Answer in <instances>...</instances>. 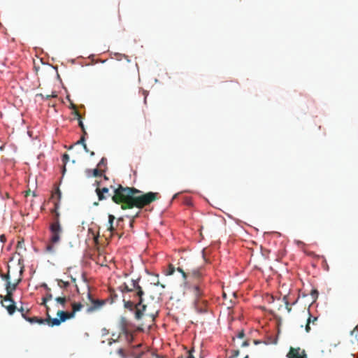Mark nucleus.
Segmentation results:
<instances>
[{"label": "nucleus", "instance_id": "obj_1", "mask_svg": "<svg viewBox=\"0 0 358 358\" xmlns=\"http://www.w3.org/2000/svg\"><path fill=\"white\" fill-rule=\"evenodd\" d=\"M159 194L157 192L143 193L135 187H123L119 185L113 189L112 200L117 204H121L122 210L134 207L141 209L159 199Z\"/></svg>", "mask_w": 358, "mask_h": 358}, {"label": "nucleus", "instance_id": "obj_2", "mask_svg": "<svg viewBox=\"0 0 358 358\" xmlns=\"http://www.w3.org/2000/svg\"><path fill=\"white\" fill-rule=\"evenodd\" d=\"M50 238L48 243L45 246V251L48 253H55L56 246L59 243L62 239L63 229L62 224H50Z\"/></svg>", "mask_w": 358, "mask_h": 358}, {"label": "nucleus", "instance_id": "obj_3", "mask_svg": "<svg viewBox=\"0 0 358 358\" xmlns=\"http://www.w3.org/2000/svg\"><path fill=\"white\" fill-rule=\"evenodd\" d=\"M1 277L6 280V295L3 297V301H1L2 306L6 308L8 313L12 315L16 310L15 301L13 299V292L10 289L11 282L10 280V271H8L7 274L1 275Z\"/></svg>", "mask_w": 358, "mask_h": 358}, {"label": "nucleus", "instance_id": "obj_4", "mask_svg": "<svg viewBox=\"0 0 358 358\" xmlns=\"http://www.w3.org/2000/svg\"><path fill=\"white\" fill-rule=\"evenodd\" d=\"M138 302L135 303L131 301H125L124 300V306L126 309L129 310L130 311H134L135 314V318L138 320H141L143 315L144 312L146 309V305L143 304V298L138 297Z\"/></svg>", "mask_w": 358, "mask_h": 358}, {"label": "nucleus", "instance_id": "obj_5", "mask_svg": "<svg viewBox=\"0 0 358 358\" xmlns=\"http://www.w3.org/2000/svg\"><path fill=\"white\" fill-rule=\"evenodd\" d=\"M119 289L122 292H135V296L137 297H142L144 294V292L138 285V282L134 280H131L129 284L124 282L119 287Z\"/></svg>", "mask_w": 358, "mask_h": 358}, {"label": "nucleus", "instance_id": "obj_6", "mask_svg": "<svg viewBox=\"0 0 358 358\" xmlns=\"http://www.w3.org/2000/svg\"><path fill=\"white\" fill-rule=\"evenodd\" d=\"M56 281L57 282L58 287L61 288L62 289V292H65L66 294H67V292L70 289L71 284H73V286L76 289L77 292H79L78 285L76 282V280L72 276L69 277V280H64L62 279H56Z\"/></svg>", "mask_w": 358, "mask_h": 358}, {"label": "nucleus", "instance_id": "obj_7", "mask_svg": "<svg viewBox=\"0 0 358 358\" xmlns=\"http://www.w3.org/2000/svg\"><path fill=\"white\" fill-rule=\"evenodd\" d=\"M87 296L92 304L87 308V313H91L99 309L105 303L103 300L94 299L90 292L88 293Z\"/></svg>", "mask_w": 358, "mask_h": 358}, {"label": "nucleus", "instance_id": "obj_8", "mask_svg": "<svg viewBox=\"0 0 358 358\" xmlns=\"http://www.w3.org/2000/svg\"><path fill=\"white\" fill-rule=\"evenodd\" d=\"M203 274L201 268L188 270V280L195 283H201Z\"/></svg>", "mask_w": 358, "mask_h": 358}, {"label": "nucleus", "instance_id": "obj_9", "mask_svg": "<svg viewBox=\"0 0 358 358\" xmlns=\"http://www.w3.org/2000/svg\"><path fill=\"white\" fill-rule=\"evenodd\" d=\"M287 356L288 358H307L305 350L300 348L291 347Z\"/></svg>", "mask_w": 358, "mask_h": 358}, {"label": "nucleus", "instance_id": "obj_10", "mask_svg": "<svg viewBox=\"0 0 358 358\" xmlns=\"http://www.w3.org/2000/svg\"><path fill=\"white\" fill-rule=\"evenodd\" d=\"M96 193L99 201L104 200L109 196L112 197L113 196V194L109 193V189L108 187L100 188L98 187L96 189Z\"/></svg>", "mask_w": 358, "mask_h": 358}, {"label": "nucleus", "instance_id": "obj_11", "mask_svg": "<svg viewBox=\"0 0 358 358\" xmlns=\"http://www.w3.org/2000/svg\"><path fill=\"white\" fill-rule=\"evenodd\" d=\"M59 208L58 203H55V208L51 210V213L53 215L52 222L50 223V224H61L60 220H59V216L60 214L58 212L57 209Z\"/></svg>", "mask_w": 358, "mask_h": 358}, {"label": "nucleus", "instance_id": "obj_12", "mask_svg": "<svg viewBox=\"0 0 358 358\" xmlns=\"http://www.w3.org/2000/svg\"><path fill=\"white\" fill-rule=\"evenodd\" d=\"M50 308L47 307V318L45 319V323L50 327L59 326L61 324V320L57 318H51L49 315Z\"/></svg>", "mask_w": 358, "mask_h": 358}, {"label": "nucleus", "instance_id": "obj_13", "mask_svg": "<svg viewBox=\"0 0 358 358\" xmlns=\"http://www.w3.org/2000/svg\"><path fill=\"white\" fill-rule=\"evenodd\" d=\"M57 315L59 317V320L62 322H64L66 320L73 317V313L65 312L64 310H58Z\"/></svg>", "mask_w": 358, "mask_h": 358}, {"label": "nucleus", "instance_id": "obj_14", "mask_svg": "<svg viewBox=\"0 0 358 358\" xmlns=\"http://www.w3.org/2000/svg\"><path fill=\"white\" fill-rule=\"evenodd\" d=\"M192 289L195 298L199 299L203 294L201 283H195V285L192 287Z\"/></svg>", "mask_w": 358, "mask_h": 358}, {"label": "nucleus", "instance_id": "obj_15", "mask_svg": "<svg viewBox=\"0 0 358 358\" xmlns=\"http://www.w3.org/2000/svg\"><path fill=\"white\" fill-rule=\"evenodd\" d=\"M23 318H24L27 321H28L29 322H30L31 324L38 323L39 324H43L45 323V319L40 318L38 317H29L27 315H26L25 314H23Z\"/></svg>", "mask_w": 358, "mask_h": 358}, {"label": "nucleus", "instance_id": "obj_16", "mask_svg": "<svg viewBox=\"0 0 358 358\" xmlns=\"http://www.w3.org/2000/svg\"><path fill=\"white\" fill-rule=\"evenodd\" d=\"M62 296H57L55 299V300L59 304L62 306L63 308L65 307L66 303L69 301L70 297L67 296L65 292H62Z\"/></svg>", "mask_w": 358, "mask_h": 358}, {"label": "nucleus", "instance_id": "obj_17", "mask_svg": "<svg viewBox=\"0 0 358 358\" xmlns=\"http://www.w3.org/2000/svg\"><path fill=\"white\" fill-rule=\"evenodd\" d=\"M308 315H309V317L307 319V322H306V332H309L310 330V324H313V325L315 324V322H317V317H313L309 313H308Z\"/></svg>", "mask_w": 358, "mask_h": 358}, {"label": "nucleus", "instance_id": "obj_18", "mask_svg": "<svg viewBox=\"0 0 358 358\" xmlns=\"http://www.w3.org/2000/svg\"><path fill=\"white\" fill-rule=\"evenodd\" d=\"M115 220V217L113 215H108V222L107 229L110 232H113L115 230V227L113 226V222Z\"/></svg>", "mask_w": 358, "mask_h": 358}, {"label": "nucleus", "instance_id": "obj_19", "mask_svg": "<svg viewBox=\"0 0 358 358\" xmlns=\"http://www.w3.org/2000/svg\"><path fill=\"white\" fill-rule=\"evenodd\" d=\"M71 306H72V311L71 313H73V316L75 315V313L76 312H78L80 311L82 308L83 307V304L81 303H76V302H73L71 303Z\"/></svg>", "mask_w": 358, "mask_h": 358}, {"label": "nucleus", "instance_id": "obj_20", "mask_svg": "<svg viewBox=\"0 0 358 358\" xmlns=\"http://www.w3.org/2000/svg\"><path fill=\"white\" fill-rule=\"evenodd\" d=\"M52 298H53V296H52V293L50 292H48L45 296H44L42 299V302L41 304L47 308V307H48L47 306V302L48 301L51 300Z\"/></svg>", "mask_w": 358, "mask_h": 358}, {"label": "nucleus", "instance_id": "obj_21", "mask_svg": "<svg viewBox=\"0 0 358 358\" xmlns=\"http://www.w3.org/2000/svg\"><path fill=\"white\" fill-rule=\"evenodd\" d=\"M69 155L66 154V153H64L63 155V156H62V162H63V170H62V172H63V174L66 171V165L67 162H69Z\"/></svg>", "mask_w": 358, "mask_h": 358}, {"label": "nucleus", "instance_id": "obj_22", "mask_svg": "<svg viewBox=\"0 0 358 358\" xmlns=\"http://www.w3.org/2000/svg\"><path fill=\"white\" fill-rule=\"evenodd\" d=\"M177 271L182 274L185 280H188V269H187V271H185L181 267H178ZM187 282L188 281H187Z\"/></svg>", "mask_w": 358, "mask_h": 358}, {"label": "nucleus", "instance_id": "obj_23", "mask_svg": "<svg viewBox=\"0 0 358 358\" xmlns=\"http://www.w3.org/2000/svg\"><path fill=\"white\" fill-rule=\"evenodd\" d=\"M175 271H176L175 266L173 264H170L168 266V269L166 271V275H171L174 273Z\"/></svg>", "mask_w": 358, "mask_h": 358}, {"label": "nucleus", "instance_id": "obj_24", "mask_svg": "<svg viewBox=\"0 0 358 358\" xmlns=\"http://www.w3.org/2000/svg\"><path fill=\"white\" fill-rule=\"evenodd\" d=\"M105 170H103L98 167V169H94L93 171V176L94 177L101 176L103 174V172H104Z\"/></svg>", "mask_w": 358, "mask_h": 358}, {"label": "nucleus", "instance_id": "obj_25", "mask_svg": "<svg viewBox=\"0 0 358 358\" xmlns=\"http://www.w3.org/2000/svg\"><path fill=\"white\" fill-rule=\"evenodd\" d=\"M98 167L102 169V167H106V159L103 157L98 164Z\"/></svg>", "mask_w": 358, "mask_h": 358}, {"label": "nucleus", "instance_id": "obj_26", "mask_svg": "<svg viewBox=\"0 0 358 358\" xmlns=\"http://www.w3.org/2000/svg\"><path fill=\"white\" fill-rule=\"evenodd\" d=\"M194 352V349L192 348L189 350H187L186 352L187 355L184 357L185 358H195V357L193 355V352Z\"/></svg>", "mask_w": 358, "mask_h": 358}, {"label": "nucleus", "instance_id": "obj_27", "mask_svg": "<svg viewBox=\"0 0 358 358\" xmlns=\"http://www.w3.org/2000/svg\"><path fill=\"white\" fill-rule=\"evenodd\" d=\"M127 320L124 317H122L121 325H122V331L124 332L127 331Z\"/></svg>", "mask_w": 358, "mask_h": 358}, {"label": "nucleus", "instance_id": "obj_28", "mask_svg": "<svg viewBox=\"0 0 358 358\" xmlns=\"http://www.w3.org/2000/svg\"><path fill=\"white\" fill-rule=\"evenodd\" d=\"M183 203L185 205L188 206H192L193 204L191 198H189V197H185L184 199Z\"/></svg>", "mask_w": 358, "mask_h": 358}, {"label": "nucleus", "instance_id": "obj_29", "mask_svg": "<svg viewBox=\"0 0 358 358\" xmlns=\"http://www.w3.org/2000/svg\"><path fill=\"white\" fill-rule=\"evenodd\" d=\"M351 335L358 341V325L351 331Z\"/></svg>", "mask_w": 358, "mask_h": 358}, {"label": "nucleus", "instance_id": "obj_30", "mask_svg": "<svg viewBox=\"0 0 358 358\" xmlns=\"http://www.w3.org/2000/svg\"><path fill=\"white\" fill-rule=\"evenodd\" d=\"M78 125H79V127L81 128V129H82V131H83V134H84V135L87 134V133H86V131H85V129L84 124H83V121H82V118H80V119L78 120Z\"/></svg>", "mask_w": 358, "mask_h": 358}, {"label": "nucleus", "instance_id": "obj_31", "mask_svg": "<svg viewBox=\"0 0 358 358\" xmlns=\"http://www.w3.org/2000/svg\"><path fill=\"white\" fill-rule=\"evenodd\" d=\"M72 114L74 115L76 117L77 120H79L81 117V115L79 113V112L78 111L77 108H75L73 112H72Z\"/></svg>", "mask_w": 358, "mask_h": 358}, {"label": "nucleus", "instance_id": "obj_32", "mask_svg": "<svg viewBox=\"0 0 358 358\" xmlns=\"http://www.w3.org/2000/svg\"><path fill=\"white\" fill-rule=\"evenodd\" d=\"M239 355V350H232L231 351V358H236Z\"/></svg>", "mask_w": 358, "mask_h": 358}, {"label": "nucleus", "instance_id": "obj_33", "mask_svg": "<svg viewBox=\"0 0 358 358\" xmlns=\"http://www.w3.org/2000/svg\"><path fill=\"white\" fill-rule=\"evenodd\" d=\"M20 282V279H18L15 282H14V283H11V287H10V289H12V292L16 289L17 285H18V283H19Z\"/></svg>", "mask_w": 358, "mask_h": 358}, {"label": "nucleus", "instance_id": "obj_34", "mask_svg": "<svg viewBox=\"0 0 358 358\" xmlns=\"http://www.w3.org/2000/svg\"><path fill=\"white\" fill-rule=\"evenodd\" d=\"M57 93L55 92H52V93L51 94L45 95V99H49L50 98H54V97H57Z\"/></svg>", "mask_w": 358, "mask_h": 358}, {"label": "nucleus", "instance_id": "obj_35", "mask_svg": "<svg viewBox=\"0 0 358 358\" xmlns=\"http://www.w3.org/2000/svg\"><path fill=\"white\" fill-rule=\"evenodd\" d=\"M18 310L21 313L22 317H23V314H25L27 315V313L29 312V309H27L26 310H24V309L23 308L22 306L20 308H19Z\"/></svg>", "mask_w": 358, "mask_h": 358}, {"label": "nucleus", "instance_id": "obj_36", "mask_svg": "<svg viewBox=\"0 0 358 358\" xmlns=\"http://www.w3.org/2000/svg\"><path fill=\"white\" fill-rule=\"evenodd\" d=\"M236 337H237L238 338L243 339V338L245 337V333H244L243 330L240 331L238 333V334H237Z\"/></svg>", "mask_w": 358, "mask_h": 358}, {"label": "nucleus", "instance_id": "obj_37", "mask_svg": "<svg viewBox=\"0 0 358 358\" xmlns=\"http://www.w3.org/2000/svg\"><path fill=\"white\" fill-rule=\"evenodd\" d=\"M57 196V197H58V200H59V199H60V198H61V192H60V190H59V188H57V189H56L55 192V193H54V194L52 195V196Z\"/></svg>", "mask_w": 358, "mask_h": 358}, {"label": "nucleus", "instance_id": "obj_38", "mask_svg": "<svg viewBox=\"0 0 358 358\" xmlns=\"http://www.w3.org/2000/svg\"><path fill=\"white\" fill-rule=\"evenodd\" d=\"M311 295L313 296V298H314L315 299L317 298V296H318V292L317 290L316 289H313L311 291Z\"/></svg>", "mask_w": 358, "mask_h": 358}, {"label": "nucleus", "instance_id": "obj_39", "mask_svg": "<svg viewBox=\"0 0 358 358\" xmlns=\"http://www.w3.org/2000/svg\"><path fill=\"white\" fill-rule=\"evenodd\" d=\"M117 352L122 357L124 358L125 357L124 351V350L122 348L118 349Z\"/></svg>", "mask_w": 358, "mask_h": 358}, {"label": "nucleus", "instance_id": "obj_40", "mask_svg": "<svg viewBox=\"0 0 358 358\" xmlns=\"http://www.w3.org/2000/svg\"><path fill=\"white\" fill-rule=\"evenodd\" d=\"M285 300H287V297L284 296L283 298ZM286 308L287 309L288 312L291 311V308L289 307V303L287 301H285Z\"/></svg>", "mask_w": 358, "mask_h": 358}, {"label": "nucleus", "instance_id": "obj_41", "mask_svg": "<svg viewBox=\"0 0 358 358\" xmlns=\"http://www.w3.org/2000/svg\"><path fill=\"white\" fill-rule=\"evenodd\" d=\"M85 135H83V136L80 138V139L77 142V143H78V144L81 143V144L84 145V143H85Z\"/></svg>", "mask_w": 358, "mask_h": 358}, {"label": "nucleus", "instance_id": "obj_42", "mask_svg": "<svg viewBox=\"0 0 358 358\" xmlns=\"http://www.w3.org/2000/svg\"><path fill=\"white\" fill-rule=\"evenodd\" d=\"M248 345H249V342H248V341H247V340H246V341H244L241 343V347H247V346H248Z\"/></svg>", "mask_w": 358, "mask_h": 358}, {"label": "nucleus", "instance_id": "obj_43", "mask_svg": "<svg viewBox=\"0 0 358 358\" xmlns=\"http://www.w3.org/2000/svg\"><path fill=\"white\" fill-rule=\"evenodd\" d=\"M42 286L47 290V292H50V288L48 287L46 284H43Z\"/></svg>", "mask_w": 358, "mask_h": 358}, {"label": "nucleus", "instance_id": "obj_44", "mask_svg": "<svg viewBox=\"0 0 358 358\" xmlns=\"http://www.w3.org/2000/svg\"><path fill=\"white\" fill-rule=\"evenodd\" d=\"M0 240H1V242L4 243L6 241L5 236L4 235H1L0 236Z\"/></svg>", "mask_w": 358, "mask_h": 358}, {"label": "nucleus", "instance_id": "obj_45", "mask_svg": "<svg viewBox=\"0 0 358 358\" xmlns=\"http://www.w3.org/2000/svg\"><path fill=\"white\" fill-rule=\"evenodd\" d=\"M155 285H160L162 288H164V285L162 284H160L159 280L157 281V282H154Z\"/></svg>", "mask_w": 358, "mask_h": 358}, {"label": "nucleus", "instance_id": "obj_46", "mask_svg": "<svg viewBox=\"0 0 358 358\" xmlns=\"http://www.w3.org/2000/svg\"><path fill=\"white\" fill-rule=\"evenodd\" d=\"M156 358H164V357H161V356H159V355H156ZM178 358H185V357H184V356L180 355V356H179V357H178Z\"/></svg>", "mask_w": 358, "mask_h": 358}, {"label": "nucleus", "instance_id": "obj_47", "mask_svg": "<svg viewBox=\"0 0 358 358\" xmlns=\"http://www.w3.org/2000/svg\"><path fill=\"white\" fill-rule=\"evenodd\" d=\"M71 108H72L73 110H74L75 108H76V106L75 104H73V103H71Z\"/></svg>", "mask_w": 358, "mask_h": 358}, {"label": "nucleus", "instance_id": "obj_48", "mask_svg": "<svg viewBox=\"0 0 358 358\" xmlns=\"http://www.w3.org/2000/svg\"><path fill=\"white\" fill-rule=\"evenodd\" d=\"M83 145V148H84L86 152H89V150H88V148L87 147V145L85 143H84V145Z\"/></svg>", "mask_w": 358, "mask_h": 358}, {"label": "nucleus", "instance_id": "obj_49", "mask_svg": "<svg viewBox=\"0 0 358 358\" xmlns=\"http://www.w3.org/2000/svg\"><path fill=\"white\" fill-rule=\"evenodd\" d=\"M123 221V218L122 217H120L117 219V222H122Z\"/></svg>", "mask_w": 358, "mask_h": 358}, {"label": "nucleus", "instance_id": "obj_50", "mask_svg": "<svg viewBox=\"0 0 358 358\" xmlns=\"http://www.w3.org/2000/svg\"><path fill=\"white\" fill-rule=\"evenodd\" d=\"M90 155H91L92 156H93V155H94V152H91Z\"/></svg>", "mask_w": 358, "mask_h": 358}, {"label": "nucleus", "instance_id": "obj_51", "mask_svg": "<svg viewBox=\"0 0 358 358\" xmlns=\"http://www.w3.org/2000/svg\"><path fill=\"white\" fill-rule=\"evenodd\" d=\"M254 343H255V344H257V343H259V341H254Z\"/></svg>", "mask_w": 358, "mask_h": 358}, {"label": "nucleus", "instance_id": "obj_52", "mask_svg": "<svg viewBox=\"0 0 358 358\" xmlns=\"http://www.w3.org/2000/svg\"><path fill=\"white\" fill-rule=\"evenodd\" d=\"M244 358H249L248 355H246Z\"/></svg>", "mask_w": 358, "mask_h": 358}, {"label": "nucleus", "instance_id": "obj_53", "mask_svg": "<svg viewBox=\"0 0 358 358\" xmlns=\"http://www.w3.org/2000/svg\"><path fill=\"white\" fill-rule=\"evenodd\" d=\"M136 358H139V357H136Z\"/></svg>", "mask_w": 358, "mask_h": 358}]
</instances>
